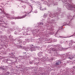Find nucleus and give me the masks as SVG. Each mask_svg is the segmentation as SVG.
Instances as JSON below:
<instances>
[{
  "mask_svg": "<svg viewBox=\"0 0 75 75\" xmlns=\"http://www.w3.org/2000/svg\"><path fill=\"white\" fill-rule=\"evenodd\" d=\"M30 13H31V12H28V13H26L25 12H24L23 13V14H24V15H25L24 16H22L21 17H20L19 18H18V17H16V18H15V19H18V18H25V17H26V16H27V15L28 14H30Z\"/></svg>",
  "mask_w": 75,
  "mask_h": 75,
  "instance_id": "1",
  "label": "nucleus"
},
{
  "mask_svg": "<svg viewBox=\"0 0 75 75\" xmlns=\"http://www.w3.org/2000/svg\"><path fill=\"white\" fill-rule=\"evenodd\" d=\"M55 65L57 68H60L61 65V62L60 61H58L55 64Z\"/></svg>",
  "mask_w": 75,
  "mask_h": 75,
  "instance_id": "2",
  "label": "nucleus"
},
{
  "mask_svg": "<svg viewBox=\"0 0 75 75\" xmlns=\"http://www.w3.org/2000/svg\"><path fill=\"white\" fill-rule=\"evenodd\" d=\"M74 42L75 43V42H72V40L70 41L69 42V45H70L71 47H72L74 46V44H73V43Z\"/></svg>",
  "mask_w": 75,
  "mask_h": 75,
  "instance_id": "3",
  "label": "nucleus"
},
{
  "mask_svg": "<svg viewBox=\"0 0 75 75\" xmlns=\"http://www.w3.org/2000/svg\"><path fill=\"white\" fill-rule=\"evenodd\" d=\"M68 10H75V8L74 7H71V6H68Z\"/></svg>",
  "mask_w": 75,
  "mask_h": 75,
  "instance_id": "4",
  "label": "nucleus"
},
{
  "mask_svg": "<svg viewBox=\"0 0 75 75\" xmlns=\"http://www.w3.org/2000/svg\"><path fill=\"white\" fill-rule=\"evenodd\" d=\"M56 50L57 49H56V48H53L52 50V51H56Z\"/></svg>",
  "mask_w": 75,
  "mask_h": 75,
  "instance_id": "5",
  "label": "nucleus"
},
{
  "mask_svg": "<svg viewBox=\"0 0 75 75\" xmlns=\"http://www.w3.org/2000/svg\"><path fill=\"white\" fill-rule=\"evenodd\" d=\"M47 3L48 2L46 1H45L43 3V4H47Z\"/></svg>",
  "mask_w": 75,
  "mask_h": 75,
  "instance_id": "6",
  "label": "nucleus"
},
{
  "mask_svg": "<svg viewBox=\"0 0 75 75\" xmlns=\"http://www.w3.org/2000/svg\"><path fill=\"white\" fill-rule=\"evenodd\" d=\"M38 55L39 57H40V56H42V54L41 53H39L38 54Z\"/></svg>",
  "mask_w": 75,
  "mask_h": 75,
  "instance_id": "7",
  "label": "nucleus"
},
{
  "mask_svg": "<svg viewBox=\"0 0 75 75\" xmlns=\"http://www.w3.org/2000/svg\"><path fill=\"white\" fill-rule=\"evenodd\" d=\"M40 10H43V7H42L40 8Z\"/></svg>",
  "mask_w": 75,
  "mask_h": 75,
  "instance_id": "8",
  "label": "nucleus"
},
{
  "mask_svg": "<svg viewBox=\"0 0 75 75\" xmlns=\"http://www.w3.org/2000/svg\"><path fill=\"white\" fill-rule=\"evenodd\" d=\"M46 8L45 7V8H44L43 7V10H46Z\"/></svg>",
  "mask_w": 75,
  "mask_h": 75,
  "instance_id": "9",
  "label": "nucleus"
},
{
  "mask_svg": "<svg viewBox=\"0 0 75 75\" xmlns=\"http://www.w3.org/2000/svg\"><path fill=\"white\" fill-rule=\"evenodd\" d=\"M52 16H53L54 17H55L56 16H55V14H53L52 15Z\"/></svg>",
  "mask_w": 75,
  "mask_h": 75,
  "instance_id": "10",
  "label": "nucleus"
},
{
  "mask_svg": "<svg viewBox=\"0 0 75 75\" xmlns=\"http://www.w3.org/2000/svg\"><path fill=\"white\" fill-rule=\"evenodd\" d=\"M12 14H14V11H12L11 12Z\"/></svg>",
  "mask_w": 75,
  "mask_h": 75,
  "instance_id": "11",
  "label": "nucleus"
},
{
  "mask_svg": "<svg viewBox=\"0 0 75 75\" xmlns=\"http://www.w3.org/2000/svg\"><path fill=\"white\" fill-rule=\"evenodd\" d=\"M7 18H10V16L8 15L7 16Z\"/></svg>",
  "mask_w": 75,
  "mask_h": 75,
  "instance_id": "12",
  "label": "nucleus"
},
{
  "mask_svg": "<svg viewBox=\"0 0 75 75\" xmlns=\"http://www.w3.org/2000/svg\"><path fill=\"white\" fill-rule=\"evenodd\" d=\"M52 16V14L50 13V14H49V16L50 17H51Z\"/></svg>",
  "mask_w": 75,
  "mask_h": 75,
  "instance_id": "13",
  "label": "nucleus"
},
{
  "mask_svg": "<svg viewBox=\"0 0 75 75\" xmlns=\"http://www.w3.org/2000/svg\"><path fill=\"white\" fill-rule=\"evenodd\" d=\"M2 13H4V14H6V12H5L4 11H2Z\"/></svg>",
  "mask_w": 75,
  "mask_h": 75,
  "instance_id": "14",
  "label": "nucleus"
},
{
  "mask_svg": "<svg viewBox=\"0 0 75 75\" xmlns=\"http://www.w3.org/2000/svg\"><path fill=\"white\" fill-rule=\"evenodd\" d=\"M69 59H71V60L72 59V58H71V57H69Z\"/></svg>",
  "mask_w": 75,
  "mask_h": 75,
  "instance_id": "15",
  "label": "nucleus"
},
{
  "mask_svg": "<svg viewBox=\"0 0 75 75\" xmlns=\"http://www.w3.org/2000/svg\"><path fill=\"white\" fill-rule=\"evenodd\" d=\"M65 43L66 44H68V41H66Z\"/></svg>",
  "mask_w": 75,
  "mask_h": 75,
  "instance_id": "16",
  "label": "nucleus"
},
{
  "mask_svg": "<svg viewBox=\"0 0 75 75\" xmlns=\"http://www.w3.org/2000/svg\"><path fill=\"white\" fill-rule=\"evenodd\" d=\"M73 68L74 69H75V66H74V67H73Z\"/></svg>",
  "mask_w": 75,
  "mask_h": 75,
  "instance_id": "17",
  "label": "nucleus"
},
{
  "mask_svg": "<svg viewBox=\"0 0 75 75\" xmlns=\"http://www.w3.org/2000/svg\"><path fill=\"white\" fill-rule=\"evenodd\" d=\"M29 63L30 64H31V62H30Z\"/></svg>",
  "mask_w": 75,
  "mask_h": 75,
  "instance_id": "18",
  "label": "nucleus"
},
{
  "mask_svg": "<svg viewBox=\"0 0 75 75\" xmlns=\"http://www.w3.org/2000/svg\"><path fill=\"white\" fill-rule=\"evenodd\" d=\"M41 1H44V0H41Z\"/></svg>",
  "mask_w": 75,
  "mask_h": 75,
  "instance_id": "19",
  "label": "nucleus"
},
{
  "mask_svg": "<svg viewBox=\"0 0 75 75\" xmlns=\"http://www.w3.org/2000/svg\"><path fill=\"white\" fill-rule=\"evenodd\" d=\"M45 16L46 17H47V16H46V15H45V16H44V17H45Z\"/></svg>",
  "mask_w": 75,
  "mask_h": 75,
  "instance_id": "20",
  "label": "nucleus"
},
{
  "mask_svg": "<svg viewBox=\"0 0 75 75\" xmlns=\"http://www.w3.org/2000/svg\"><path fill=\"white\" fill-rule=\"evenodd\" d=\"M30 49H31H31H32V47H31V48H30Z\"/></svg>",
  "mask_w": 75,
  "mask_h": 75,
  "instance_id": "21",
  "label": "nucleus"
},
{
  "mask_svg": "<svg viewBox=\"0 0 75 75\" xmlns=\"http://www.w3.org/2000/svg\"><path fill=\"white\" fill-rule=\"evenodd\" d=\"M71 18V19H72V18Z\"/></svg>",
  "mask_w": 75,
  "mask_h": 75,
  "instance_id": "22",
  "label": "nucleus"
},
{
  "mask_svg": "<svg viewBox=\"0 0 75 75\" xmlns=\"http://www.w3.org/2000/svg\"><path fill=\"white\" fill-rule=\"evenodd\" d=\"M0 10H1V8H0Z\"/></svg>",
  "mask_w": 75,
  "mask_h": 75,
  "instance_id": "23",
  "label": "nucleus"
},
{
  "mask_svg": "<svg viewBox=\"0 0 75 75\" xmlns=\"http://www.w3.org/2000/svg\"><path fill=\"white\" fill-rule=\"evenodd\" d=\"M63 38H65V37H64Z\"/></svg>",
  "mask_w": 75,
  "mask_h": 75,
  "instance_id": "24",
  "label": "nucleus"
},
{
  "mask_svg": "<svg viewBox=\"0 0 75 75\" xmlns=\"http://www.w3.org/2000/svg\"><path fill=\"white\" fill-rule=\"evenodd\" d=\"M32 45V46H33V45Z\"/></svg>",
  "mask_w": 75,
  "mask_h": 75,
  "instance_id": "25",
  "label": "nucleus"
},
{
  "mask_svg": "<svg viewBox=\"0 0 75 75\" xmlns=\"http://www.w3.org/2000/svg\"><path fill=\"white\" fill-rule=\"evenodd\" d=\"M42 24H43V23H42Z\"/></svg>",
  "mask_w": 75,
  "mask_h": 75,
  "instance_id": "26",
  "label": "nucleus"
},
{
  "mask_svg": "<svg viewBox=\"0 0 75 75\" xmlns=\"http://www.w3.org/2000/svg\"><path fill=\"white\" fill-rule=\"evenodd\" d=\"M26 53L25 52V53Z\"/></svg>",
  "mask_w": 75,
  "mask_h": 75,
  "instance_id": "27",
  "label": "nucleus"
}]
</instances>
